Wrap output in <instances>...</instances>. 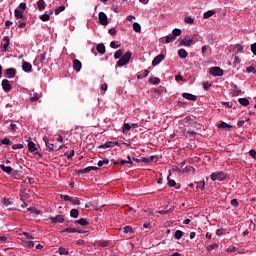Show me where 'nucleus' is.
<instances>
[{
    "instance_id": "nucleus-4",
    "label": "nucleus",
    "mask_w": 256,
    "mask_h": 256,
    "mask_svg": "<svg viewBox=\"0 0 256 256\" xmlns=\"http://www.w3.org/2000/svg\"><path fill=\"white\" fill-rule=\"evenodd\" d=\"M98 19L100 25H104L105 27L106 25H109V19L107 18V14H105V12H99Z\"/></svg>"
},
{
    "instance_id": "nucleus-40",
    "label": "nucleus",
    "mask_w": 256,
    "mask_h": 256,
    "mask_svg": "<svg viewBox=\"0 0 256 256\" xmlns=\"http://www.w3.org/2000/svg\"><path fill=\"white\" fill-rule=\"evenodd\" d=\"M184 22L188 23V25H192V23H195V19L187 16V17L184 18Z\"/></svg>"
},
{
    "instance_id": "nucleus-54",
    "label": "nucleus",
    "mask_w": 256,
    "mask_h": 256,
    "mask_svg": "<svg viewBox=\"0 0 256 256\" xmlns=\"http://www.w3.org/2000/svg\"><path fill=\"white\" fill-rule=\"evenodd\" d=\"M230 205H232L233 207H239V202L237 201V199H232Z\"/></svg>"
},
{
    "instance_id": "nucleus-25",
    "label": "nucleus",
    "mask_w": 256,
    "mask_h": 256,
    "mask_svg": "<svg viewBox=\"0 0 256 256\" xmlns=\"http://www.w3.org/2000/svg\"><path fill=\"white\" fill-rule=\"evenodd\" d=\"M98 53H100V55H104L105 53V45L104 44H98L96 47Z\"/></svg>"
},
{
    "instance_id": "nucleus-38",
    "label": "nucleus",
    "mask_w": 256,
    "mask_h": 256,
    "mask_svg": "<svg viewBox=\"0 0 256 256\" xmlns=\"http://www.w3.org/2000/svg\"><path fill=\"white\" fill-rule=\"evenodd\" d=\"M235 53H236V55H239V54L243 53V46L242 45H237L235 47Z\"/></svg>"
},
{
    "instance_id": "nucleus-53",
    "label": "nucleus",
    "mask_w": 256,
    "mask_h": 256,
    "mask_svg": "<svg viewBox=\"0 0 256 256\" xmlns=\"http://www.w3.org/2000/svg\"><path fill=\"white\" fill-rule=\"evenodd\" d=\"M110 47H111V49H119V48L121 47V45H117V44L115 43V41H112V42L110 43Z\"/></svg>"
},
{
    "instance_id": "nucleus-39",
    "label": "nucleus",
    "mask_w": 256,
    "mask_h": 256,
    "mask_svg": "<svg viewBox=\"0 0 256 256\" xmlns=\"http://www.w3.org/2000/svg\"><path fill=\"white\" fill-rule=\"evenodd\" d=\"M59 255H69V251L67 249L60 247L58 250Z\"/></svg>"
},
{
    "instance_id": "nucleus-44",
    "label": "nucleus",
    "mask_w": 256,
    "mask_h": 256,
    "mask_svg": "<svg viewBox=\"0 0 256 256\" xmlns=\"http://www.w3.org/2000/svg\"><path fill=\"white\" fill-rule=\"evenodd\" d=\"M65 9V6H59L55 9L54 13L55 15H59V13H63V10Z\"/></svg>"
},
{
    "instance_id": "nucleus-6",
    "label": "nucleus",
    "mask_w": 256,
    "mask_h": 256,
    "mask_svg": "<svg viewBox=\"0 0 256 256\" xmlns=\"http://www.w3.org/2000/svg\"><path fill=\"white\" fill-rule=\"evenodd\" d=\"M117 145H119V142L108 141V142L98 146V149H111V147H116Z\"/></svg>"
},
{
    "instance_id": "nucleus-50",
    "label": "nucleus",
    "mask_w": 256,
    "mask_h": 256,
    "mask_svg": "<svg viewBox=\"0 0 256 256\" xmlns=\"http://www.w3.org/2000/svg\"><path fill=\"white\" fill-rule=\"evenodd\" d=\"M26 247H28L29 249H33V247H35V242L27 241L26 242Z\"/></svg>"
},
{
    "instance_id": "nucleus-10",
    "label": "nucleus",
    "mask_w": 256,
    "mask_h": 256,
    "mask_svg": "<svg viewBox=\"0 0 256 256\" xmlns=\"http://www.w3.org/2000/svg\"><path fill=\"white\" fill-rule=\"evenodd\" d=\"M51 223H63L65 221V216L57 215L56 217H50Z\"/></svg>"
},
{
    "instance_id": "nucleus-13",
    "label": "nucleus",
    "mask_w": 256,
    "mask_h": 256,
    "mask_svg": "<svg viewBox=\"0 0 256 256\" xmlns=\"http://www.w3.org/2000/svg\"><path fill=\"white\" fill-rule=\"evenodd\" d=\"M22 69L25 71V73H31L33 66L29 62H23Z\"/></svg>"
},
{
    "instance_id": "nucleus-26",
    "label": "nucleus",
    "mask_w": 256,
    "mask_h": 256,
    "mask_svg": "<svg viewBox=\"0 0 256 256\" xmlns=\"http://www.w3.org/2000/svg\"><path fill=\"white\" fill-rule=\"evenodd\" d=\"M123 53H125L123 49L117 50L114 54V59H121V57H123Z\"/></svg>"
},
{
    "instance_id": "nucleus-11",
    "label": "nucleus",
    "mask_w": 256,
    "mask_h": 256,
    "mask_svg": "<svg viewBox=\"0 0 256 256\" xmlns=\"http://www.w3.org/2000/svg\"><path fill=\"white\" fill-rule=\"evenodd\" d=\"M15 75H17V71L15 70V68H8L6 70L7 79H13V77H15Z\"/></svg>"
},
{
    "instance_id": "nucleus-15",
    "label": "nucleus",
    "mask_w": 256,
    "mask_h": 256,
    "mask_svg": "<svg viewBox=\"0 0 256 256\" xmlns=\"http://www.w3.org/2000/svg\"><path fill=\"white\" fill-rule=\"evenodd\" d=\"M3 41H5V43L2 45V51L5 53L7 51V49H9V44H10V40H9V36H4Z\"/></svg>"
},
{
    "instance_id": "nucleus-51",
    "label": "nucleus",
    "mask_w": 256,
    "mask_h": 256,
    "mask_svg": "<svg viewBox=\"0 0 256 256\" xmlns=\"http://www.w3.org/2000/svg\"><path fill=\"white\" fill-rule=\"evenodd\" d=\"M28 211L31 213H35L36 215H39L41 212L39 210H36L34 207H29Z\"/></svg>"
},
{
    "instance_id": "nucleus-46",
    "label": "nucleus",
    "mask_w": 256,
    "mask_h": 256,
    "mask_svg": "<svg viewBox=\"0 0 256 256\" xmlns=\"http://www.w3.org/2000/svg\"><path fill=\"white\" fill-rule=\"evenodd\" d=\"M62 233H77L75 228H66Z\"/></svg>"
},
{
    "instance_id": "nucleus-2",
    "label": "nucleus",
    "mask_w": 256,
    "mask_h": 256,
    "mask_svg": "<svg viewBox=\"0 0 256 256\" xmlns=\"http://www.w3.org/2000/svg\"><path fill=\"white\" fill-rule=\"evenodd\" d=\"M210 177L212 181H225L227 179V174H225V172H214Z\"/></svg>"
},
{
    "instance_id": "nucleus-52",
    "label": "nucleus",
    "mask_w": 256,
    "mask_h": 256,
    "mask_svg": "<svg viewBox=\"0 0 256 256\" xmlns=\"http://www.w3.org/2000/svg\"><path fill=\"white\" fill-rule=\"evenodd\" d=\"M46 57H47V54L45 52L40 54V56L38 57V59H40V63H43V61H45Z\"/></svg>"
},
{
    "instance_id": "nucleus-18",
    "label": "nucleus",
    "mask_w": 256,
    "mask_h": 256,
    "mask_svg": "<svg viewBox=\"0 0 256 256\" xmlns=\"http://www.w3.org/2000/svg\"><path fill=\"white\" fill-rule=\"evenodd\" d=\"M178 55L180 59H187V56L189 55V53H187V50L181 48L178 50Z\"/></svg>"
},
{
    "instance_id": "nucleus-27",
    "label": "nucleus",
    "mask_w": 256,
    "mask_h": 256,
    "mask_svg": "<svg viewBox=\"0 0 256 256\" xmlns=\"http://www.w3.org/2000/svg\"><path fill=\"white\" fill-rule=\"evenodd\" d=\"M28 149L31 153H34V151H37V148L35 147V143H33V141L28 142Z\"/></svg>"
},
{
    "instance_id": "nucleus-16",
    "label": "nucleus",
    "mask_w": 256,
    "mask_h": 256,
    "mask_svg": "<svg viewBox=\"0 0 256 256\" xmlns=\"http://www.w3.org/2000/svg\"><path fill=\"white\" fill-rule=\"evenodd\" d=\"M43 141H44V143H45L47 149H49L50 151H53V149H55V145L49 143V138H47V136H44V137H43Z\"/></svg>"
},
{
    "instance_id": "nucleus-19",
    "label": "nucleus",
    "mask_w": 256,
    "mask_h": 256,
    "mask_svg": "<svg viewBox=\"0 0 256 256\" xmlns=\"http://www.w3.org/2000/svg\"><path fill=\"white\" fill-rule=\"evenodd\" d=\"M37 7L39 11L45 10V7H47V4L45 3V0H38L37 1Z\"/></svg>"
},
{
    "instance_id": "nucleus-47",
    "label": "nucleus",
    "mask_w": 256,
    "mask_h": 256,
    "mask_svg": "<svg viewBox=\"0 0 256 256\" xmlns=\"http://www.w3.org/2000/svg\"><path fill=\"white\" fill-rule=\"evenodd\" d=\"M168 179V185L169 187H175V185H177V183L175 182V180H172L171 178H169V176L167 177Z\"/></svg>"
},
{
    "instance_id": "nucleus-60",
    "label": "nucleus",
    "mask_w": 256,
    "mask_h": 256,
    "mask_svg": "<svg viewBox=\"0 0 256 256\" xmlns=\"http://www.w3.org/2000/svg\"><path fill=\"white\" fill-rule=\"evenodd\" d=\"M23 235H25L26 239L33 240V235H31L30 233L23 232Z\"/></svg>"
},
{
    "instance_id": "nucleus-34",
    "label": "nucleus",
    "mask_w": 256,
    "mask_h": 256,
    "mask_svg": "<svg viewBox=\"0 0 256 256\" xmlns=\"http://www.w3.org/2000/svg\"><path fill=\"white\" fill-rule=\"evenodd\" d=\"M149 82L152 83V85H159V83H161V80L157 77H153L150 78Z\"/></svg>"
},
{
    "instance_id": "nucleus-9",
    "label": "nucleus",
    "mask_w": 256,
    "mask_h": 256,
    "mask_svg": "<svg viewBox=\"0 0 256 256\" xmlns=\"http://www.w3.org/2000/svg\"><path fill=\"white\" fill-rule=\"evenodd\" d=\"M24 12L22 10L19 9H15L14 10V16L16 17V19H22V21H25L27 19V17H25V14H23Z\"/></svg>"
},
{
    "instance_id": "nucleus-59",
    "label": "nucleus",
    "mask_w": 256,
    "mask_h": 256,
    "mask_svg": "<svg viewBox=\"0 0 256 256\" xmlns=\"http://www.w3.org/2000/svg\"><path fill=\"white\" fill-rule=\"evenodd\" d=\"M75 157V150H72L71 153L67 154V159H73Z\"/></svg>"
},
{
    "instance_id": "nucleus-37",
    "label": "nucleus",
    "mask_w": 256,
    "mask_h": 256,
    "mask_svg": "<svg viewBox=\"0 0 256 256\" xmlns=\"http://www.w3.org/2000/svg\"><path fill=\"white\" fill-rule=\"evenodd\" d=\"M175 239H177L179 241V239H181V237H183V231L181 230H177L174 234Z\"/></svg>"
},
{
    "instance_id": "nucleus-28",
    "label": "nucleus",
    "mask_w": 256,
    "mask_h": 256,
    "mask_svg": "<svg viewBox=\"0 0 256 256\" xmlns=\"http://www.w3.org/2000/svg\"><path fill=\"white\" fill-rule=\"evenodd\" d=\"M175 39H177V37H175V35L169 34L166 36L165 43H173V41H175Z\"/></svg>"
},
{
    "instance_id": "nucleus-49",
    "label": "nucleus",
    "mask_w": 256,
    "mask_h": 256,
    "mask_svg": "<svg viewBox=\"0 0 256 256\" xmlns=\"http://www.w3.org/2000/svg\"><path fill=\"white\" fill-rule=\"evenodd\" d=\"M247 73H254V75H256V70L255 67L253 66H249L246 68Z\"/></svg>"
},
{
    "instance_id": "nucleus-64",
    "label": "nucleus",
    "mask_w": 256,
    "mask_h": 256,
    "mask_svg": "<svg viewBox=\"0 0 256 256\" xmlns=\"http://www.w3.org/2000/svg\"><path fill=\"white\" fill-rule=\"evenodd\" d=\"M209 87H211V84H209V83H204L203 84V88L207 91V89H209Z\"/></svg>"
},
{
    "instance_id": "nucleus-58",
    "label": "nucleus",
    "mask_w": 256,
    "mask_h": 256,
    "mask_svg": "<svg viewBox=\"0 0 256 256\" xmlns=\"http://www.w3.org/2000/svg\"><path fill=\"white\" fill-rule=\"evenodd\" d=\"M12 149H14V150L23 149V144H14V145L12 146Z\"/></svg>"
},
{
    "instance_id": "nucleus-30",
    "label": "nucleus",
    "mask_w": 256,
    "mask_h": 256,
    "mask_svg": "<svg viewBox=\"0 0 256 256\" xmlns=\"http://www.w3.org/2000/svg\"><path fill=\"white\" fill-rule=\"evenodd\" d=\"M70 217H72L73 219H77V217H79V210L77 209H72L70 211Z\"/></svg>"
},
{
    "instance_id": "nucleus-45",
    "label": "nucleus",
    "mask_w": 256,
    "mask_h": 256,
    "mask_svg": "<svg viewBox=\"0 0 256 256\" xmlns=\"http://www.w3.org/2000/svg\"><path fill=\"white\" fill-rule=\"evenodd\" d=\"M218 248H219L218 244H212V245L207 246V251H213Z\"/></svg>"
},
{
    "instance_id": "nucleus-36",
    "label": "nucleus",
    "mask_w": 256,
    "mask_h": 256,
    "mask_svg": "<svg viewBox=\"0 0 256 256\" xmlns=\"http://www.w3.org/2000/svg\"><path fill=\"white\" fill-rule=\"evenodd\" d=\"M116 165H133V161L121 160L120 162H116Z\"/></svg>"
},
{
    "instance_id": "nucleus-57",
    "label": "nucleus",
    "mask_w": 256,
    "mask_h": 256,
    "mask_svg": "<svg viewBox=\"0 0 256 256\" xmlns=\"http://www.w3.org/2000/svg\"><path fill=\"white\" fill-rule=\"evenodd\" d=\"M10 130H11V131H17V124H15V122H11V124H10Z\"/></svg>"
},
{
    "instance_id": "nucleus-24",
    "label": "nucleus",
    "mask_w": 256,
    "mask_h": 256,
    "mask_svg": "<svg viewBox=\"0 0 256 256\" xmlns=\"http://www.w3.org/2000/svg\"><path fill=\"white\" fill-rule=\"evenodd\" d=\"M122 229H123V233H125L126 235L133 233V227H131V226H126L124 228H120L119 231H122Z\"/></svg>"
},
{
    "instance_id": "nucleus-32",
    "label": "nucleus",
    "mask_w": 256,
    "mask_h": 256,
    "mask_svg": "<svg viewBox=\"0 0 256 256\" xmlns=\"http://www.w3.org/2000/svg\"><path fill=\"white\" fill-rule=\"evenodd\" d=\"M133 29H134V31H135L136 33H141V24L135 22V23L133 24Z\"/></svg>"
},
{
    "instance_id": "nucleus-56",
    "label": "nucleus",
    "mask_w": 256,
    "mask_h": 256,
    "mask_svg": "<svg viewBox=\"0 0 256 256\" xmlns=\"http://www.w3.org/2000/svg\"><path fill=\"white\" fill-rule=\"evenodd\" d=\"M2 145H11V140L9 138L2 139Z\"/></svg>"
},
{
    "instance_id": "nucleus-23",
    "label": "nucleus",
    "mask_w": 256,
    "mask_h": 256,
    "mask_svg": "<svg viewBox=\"0 0 256 256\" xmlns=\"http://www.w3.org/2000/svg\"><path fill=\"white\" fill-rule=\"evenodd\" d=\"M53 15V10H50V14H43L40 16L41 21H49Z\"/></svg>"
},
{
    "instance_id": "nucleus-3",
    "label": "nucleus",
    "mask_w": 256,
    "mask_h": 256,
    "mask_svg": "<svg viewBox=\"0 0 256 256\" xmlns=\"http://www.w3.org/2000/svg\"><path fill=\"white\" fill-rule=\"evenodd\" d=\"M194 42L195 38L185 37L183 39H180V45L182 47H191V45H193Z\"/></svg>"
},
{
    "instance_id": "nucleus-14",
    "label": "nucleus",
    "mask_w": 256,
    "mask_h": 256,
    "mask_svg": "<svg viewBox=\"0 0 256 256\" xmlns=\"http://www.w3.org/2000/svg\"><path fill=\"white\" fill-rule=\"evenodd\" d=\"M182 97H184V99H187L188 101H197V96L191 93H183Z\"/></svg>"
},
{
    "instance_id": "nucleus-29",
    "label": "nucleus",
    "mask_w": 256,
    "mask_h": 256,
    "mask_svg": "<svg viewBox=\"0 0 256 256\" xmlns=\"http://www.w3.org/2000/svg\"><path fill=\"white\" fill-rule=\"evenodd\" d=\"M238 102L240 105H243V107H247V105H249V100L247 98H239Z\"/></svg>"
},
{
    "instance_id": "nucleus-62",
    "label": "nucleus",
    "mask_w": 256,
    "mask_h": 256,
    "mask_svg": "<svg viewBox=\"0 0 256 256\" xmlns=\"http://www.w3.org/2000/svg\"><path fill=\"white\" fill-rule=\"evenodd\" d=\"M249 154L251 157H253L256 160V151L255 150H250Z\"/></svg>"
},
{
    "instance_id": "nucleus-63",
    "label": "nucleus",
    "mask_w": 256,
    "mask_h": 256,
    "mask_svg": "<svg viewBox=\"0 0 256 256\" xmlns=\"http://www.w3.org/2000/svg\"><path fill=\"white\" fill-rule=\"evenodd\" d=\"M109 35H115V33H117V30L115 28H111L108 30Z\"/></svg>"
},
{
    "instance_id": "nucleus-5",
    "label": "nucleus",
    "mask_w": 256,
    "mask_h": 256,
    "mask_svg": "<svg viewBox=\"0 0 256 256\" xmlns=\"http://www.w3.org/2000/svg\"><path fill=\"white\" fill-rule=\"evenodd\" d=\"M210 75L213 77H223V69H220L219 67H212L210 69Z\"/></svg>"
},
{
    "instance_id": "nucleus-33",
    "label": "nucleus",
    "mask_w": 256,
    "mask_h": 256,
    "mask_svg": "<svg viewBox=\"0 0 256 256\" xmlns=\"http://www.w3.org/2000/svg\"><path fill=\"white\" fill-rule=\"evenodd\" d=\"M2 203L3 205H5V207H9V205H13V202L9 198H3Z\"/></svg>"
},
{
    "instance_id": "nucleus-48",
    "label": "nucleus",
    "mask_w": 256,
    "mask_h": 256,
    "mask_svg": "<svg viewBox=\"0 0 256 256\" xmlns=\"http://www.w3.org/2000/svg\"><path fill=\"white\" fill-rule=\"evenodd\" d=\"M18 7H19L20 11L25 12V9H27V3L22 2V3L19 4Z\"/></svg>"
},
{
    "instance_id": "nucleus-43",
    "label": "nucleus",
    "mask_w": 256,
    "mask_h": 256,
    "mask_svg": "<svg viewBox=\"0 0 256 256\" xmlns=\"http://www.w3.org/2000/svg\"><path fill=\"white\" fill-rule=\"evenodd\" d=\"M172 35H174V37H179V35H181V29L175 28V29L172 31Z\"/></svg>"
},
{
    "instance_id": "nucleus-7",
    "label": "nucleus",
    "mask_w": 256,
    "mask_h": 256,
    "mask_svg": "<svg viewBox=\"0 0 256 256\" xmlns=\"http://www.w3.org/2000/svg\"><path fill=\"white\" fill-rule=\"evenodd\" d=\"M165 60V55L163 54H159L158 56H156L153 61H152V67H157V65H159V63H161L162 61Z\"/></svg>"
},
{
    "instance_id": "nucleus-61",
    "label": "nucleus",
    "mask_w": 256,
    "mask_h": 256,
    "mask_svg": "<svg viewBox=\"0 0 256 256\" xmlns=\"http://www.w3.org/2000/svg\"><path fill=\"white\" fill-rule=\"evenodd\" d=\"M90 171H93V168H91V166L87 167V168H84L82 170V173H90Z\"/></svg>"
},
{
    "instance_id": "nucleus-42",
    "label": "nucleus",
    "mask_w": 256,
    "mask_h": 256,
    "mask_svg": "<svg viewBox=\"0 0 256 256\" xmlns=\"http://www.w3.org/2000/svg\"><path fill=\"white\" fill-rule=\"evenodd\" d=\"M61 199L64 201H69L70 203H73V198L69 195H61Z\"/></svg>"
},
{
    "instance_id": "nucleus-8",
    "label": "nucleus",
    "mask_w": 256,
    "mask_h": 256,
    "mask_svg": "<svg viewBox=\"0 0 256 256\" xmlns=\"http://www.w3.org/2000/svg\"><path fill=\"white\" fill-rule=\"evenodd\" d=\"M2 89L3 91H5V93H9V91H11V83L9 82V80H2Z\"/></svg>"
},
{
    "instance_id": "nucleus-35",
    "label": "nucleus",
    "mask_w": 256,
    "mask_h": 256,
    "mask_svg": "<svg viewBox=\"0 0 256 256\" xmlns=\"http://www.w3.org/2000/svg\"><path fill=\"white\" fill-rule=\"evenodd\" d=\"M122 131H123V133H128V131H131V124L124 123Z\"/></svg>"
},
{
    "instance_id": "nucleus-20",
    "label": "nucleus",
    "mask_w": 256,
    "mask_h": 256,
    "mask_svg": "<svg viewBox=\"0 0 256 256\" xmlns=\"http://www.w3.org/2000/svg\"><path fill=\"white\" fill-rule=\"evenodd\" d=\"M142 161L143 163H157V157L150 156L148 158H143Z\"/></svg>"
},
{
    "instance_id": "nucleus-55",
    "label": "nucleus",
    "mask_w": 256,
    "mask_h": 256,
    "mask_svg": "<svg viewBox=\"0 0 256 256\" xmlns=\"http://www.w3.org/2000/svg\"><path fill=\"white\" fill-rule=\"evenodd\" d=\"M18 27L19 29H25V27H27V23L26 22H21V21H18Z\"/></svg>"
},
{
    "instance_id": "nucleus-17",
    "label": "nucleus",
    "mask_w": 256,
    "mask_h": 256,
    "mask_svg": "<svg viewBox=\"0 0 256 256\" xmlns=\"http://www.w3.org/2000/svg\"><path fill=\"white\" fill-rule=\"evenodd\" d=\"M0 168L4 173H7V175H11V173L13 172V168H11V166H5L1 164Z\"/></svg>"
},
{
    "instance_id": "nucleus-12",
    "label": "nucleus",
    "mask_w": 256,
    "mask_h": 256,
    "mask_svg": "<svg viewBox=\"0 0 256 256\" xmlns=\"http://www.w3.org/2000/svg\"><path fill=\"white\" fill-rule=\"evenodd\" d=\"M82 67H83V64H81V61H79L77 59H75L73 61V69H74V71H77V73H79V71H81Z\"/></svg>"
},
{
    "instance_id": "nucleus-22",
    "label": "nucleus",
    "mask_w": 256,
    "mask_h": 256,
    "mask_svg": "<svg viewBox=\"0 0 256 256\" xmlns=\"http://www.w3.org/2000/svg\"><path fill=\"white\" fill-rule=\"evenodd\" d=\"M75 223H78V225H81L82 227H87V225H89V221H87L85 218H81L75 221Z\"/></svg>"
},
{
    "instance_id": "nucleus-21",
    "label": "nucleus",
    "mask_w": 256,
    "mask_h": 256,
    "mask_svg": "<svg viewBox=\"0 0 256 256\" xmlns=\"http://www.w3.org/2000/svg\"><path fill=\"white\" fill-rule=\"evenodd\" d=\"M219 129H233V126H231L230 124H227L224 121H221L218 125Z\"/></svg>"
},
{
    "instance_id": "nucleus-1",
    "label": "nucleus",
    "mask_w": 256,
    "mask_h": 256,
    "mask_svg": "<svg viewBox=\"0 0 256 256\" xmlns=\"http://www.w3.org/2000/svg\"><path fill=\"white\" fill-rule=\"evenodd\" d=\"M132 54L131 52H126L120 59V61L117 62V67H124V65H127L129 61H131Z\"/></svg>"
},
{
    "instance_id": "nucleus-31",
    "label": "nucleus",
    "mask_w": 256,
    "mask_h": 256,
    "mask_svg": "<svg viewBox=\"0 0 256 256\" xmlns=\"http://www.w3.org/2000/svg\"><path fill=\"white\" fill-rule=\"evenodd\" d=\"M215 14V11L213 10H208L206 13H204L203 17L205 19H209L210 17H213V15Z\"/></svg>"
},
{
    "instance_id": "nucleus-41",
    "label": "nucleus",
    "mask_w": 256,
    "mask_h": 256,
    "mask_svg": "<svg viewBox=\"0 0 256 256\" xmlns=\"http://www.w3.org/2000/svg\"><path fill=\"white\" fill-rule=\"evenodd\" d=\"M103 165H109V159L100 160L98 162V167H103Z\"/></svg>"
}]
</instances>
